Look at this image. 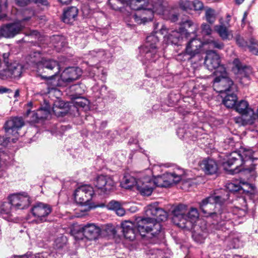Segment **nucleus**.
<instances>
[{"mask_svg":"<svg viewBox=\"0 0 258 258\" xmlns=\"http://www.w3.org/2000/svg\"><path fill=\"white\" fill-rule=\"evenodd\" d=\"M147 217L139 219L137 221V228L142 237L150 235L154 238L159 236L163 237L161 233V221L167 219V213L162 209L158 207L157 203H153L148 205L145 209Z\"/></svg>","mask_w":258,"mask_h":258,"instance_id":"nucleus-1","label":"nucleus"},{"mask_svg":"<svg viewBox=\"0 0 258 258\" xmlns=\"http://www.w3.org/2000/svg\"><path fill=\"white\" fill-rule=\"evenodd\" d=\"M228 194L226 197H222L219 196H212L203 199L200 203V208L205 216L210 217L215 220L213 223L216 229L223 230L224 224L230 225V223H222L223 218L229 219L231 214L222 208L223 203L228 199Z\"/></svg>","mask_w":258,"mask_h":258,"instance_id":"nucleus-2","label":"nucleus"},{"mask_svg":"<svg viewBox=\"0 0 258 258\" xmlns=\"http://www.w3.org/2000/svg\"><path fill=\"white\" fill-rule=\"evenodd\" d=\"M9 200V202H5L1 205L0 214L4 219L15 222L14 213L17 210L27 208L31 203L30 198L27 193L24 192L11 195Z\"/></svg>","mask_w":258,"mask_h":258,"instance_id":"nucleus-3","label":"nucleus"},{"mask_svg":"<svg viewBox=\"0 0 258 258\" xmlns=\"http://www.w3.org/2000/svg\"><path fill=\"white\" fill-rule=\"evenodd\" d=\"M172 214L173 222L179 227L188 230L193 227L199 216L197 209L190 208L188 210L187 207L183 204L177 206Z\"/></svg>","mask_w":258,"mask_h":258,"instance_id":"nucleus-4","label":"nucleus"},{"mask_svg":"<svg viewBox=\"0 0 258 258\" xmlns=\"http://www.w3.org/2000/svg\"><path fill=\"white\" fill-rule=\"evenodd\" d=\"M240 152V153L237 152L231 153L222 162L224 170L231 174L239 172L241 169H239V166L249 160L253 161L255 159L253 157L254 152L250 149H242Z\"/></svg>","mask_w":258,"mask_h":258,"instance_id":"nucleus-5","label":"nucleus"},{"mask_svg":"<svg viewBox=\"0 0 258 258\" xmlns=\"http://www.w3.org/2000/svg\"><path fill=\"white\" fill-rule=\"evenodd\" d=\"M24 125L22 117H15L8 120L5 124V130L8 136L12 135L13 138L0 136V150L7 147L11 143H15L20 135L19 131Z\"/></svg>","mask_w":258,"mask_h":258,"instance_id":"nucleus-6","label":"nucleus"},{"mask_svg":"<svg viewBox=\"0 0 258 258\" xmlns=\"http://www.w3.org/2000/svg\"><path fill=\"white\" fill-rule=\"evenodd\" d=\"M28 14V16L24 17L22 19L3 25L0 27V37L11 38L20 33L28 25L29 21L34 15L32 11H25V14Z\"/></svg>","mask_w":258,"mask_h":258,"instance_id":"nucleus-7","label":"nucleus"},{"mask_svg":"<svg viewBox=\"0 0 258 258\" xmlns=\"http://www.w3.org/2000/svg\"><path fill=\"white\" fill-rule=\"evenodd\" d=\"M81 74L82 71L79 68L69 67L66 69L61 73L57 83L55 81L51 82V83H53V87L47 85L48 93L54 92L56 95L59 94V91L54 86L56 85L61 87L66 86L78 79Z\"/></svg>","mask_w":258,"mask_h":258,"instance_id":"nucleus-8","label":"nucleus"},{"mask_svg":"<svg viewBox=\"0 0 258 258\" xmlns=\"http://www.w3.org/2000/svg\"><path fill=\"white\" fill-rule=\"evenodd\" d=\"M159 39L155 34L147 37L145 45L140 49V53L143 57V61L146 63L155 62L159 57L158 49Z\"/></svg>","mask_w":258,"mask_h":258,"instance_id":"nucleus-9","label":"nucleus"},{"mask_svg":"<svg viewBox=\"0 0 258 258\" xmlns=\"http://www.w3.org/2000/svg\"><path fill=\"white\" fill-rule=\"evenodd\" d=\"M214 73L217 77L214 80L213 88L216 92L223 94L236 90L233 81L228 77L224 67L219 68Z\"/></svg>","mask_w":258,"mask_h":258,"instance_id":"nucleus-10","label":"nucleus"},{"mask_svg":"<svg viewBox=\"0 0 258 258\" xmlns=\"http://www.w3.org/2000/svg\"><path fill=\"white\" fill-rule=\"evenodd\" d=\"M23 70L22 64L16 62H6L5 65L2 66V62L0 58V78L3 80L19 78Z\"/></svg>","mask_w":258,"mask_h":258,"instance_id":"nucleus-11","label":"nucleus"},{"mask_svg":"<svg viewBox=\"0 0 258 258\" xmlns=\"http://www.w3.org/2000/svg\"><path fill=\"white\" fill-rule=\"evenodd\" d=\"M183 171L177 169L173 172H166L163 175L157 176L154 179L156 186L162 187H167L171 185L178 183L182 178Z\"/></svg>","mask_w":258,"mask_h":258,"instance_id":"nucleus-12","label":"nucleus"},{"mask_svg":"<svg viewBox=\"0 0 258 258\" xmlns=\"http://www.w3.org/2000/svg\"><path fill=\"white\" fill-rule=\"evenodd\" d=\"M94 192L93 188L90 185L84 184L79 186L75 190V199L80 204H87L92 199Z\"/></svg>","mask_w":258,"mask_h":258,"instance_id":"nucleus-13","label":"nucleus"},{"mask_svg":"<svg viewBox=\"0 0 258 258\" xmlns=\"http://www.w3.org/2000/svg\"><path fill=\"white\" fill-rule=\"evenodd\" d=\"M51 207L46 204L38 202L31 208L33 216L36 218V222L40 223L46 221V217L51 212Z\"/></svg>","mask_w":258,"mask_h":258,"instance_id":"nucleus-14","label":"nucleus"},{"mask_svg":"<svg viewBox=\"0 0 258 258\" xmlns=\"http://www.w3.org/2000/svg\"><path fill=\"white\" fill-rule=\"evenodd\" d=\"M94 185L101 194H108L113 189L115 182L111 177L101 175L96 178Z\"/></svg>","mask_w":258,"mask_h":258,"instance_id":"nucleus-15","label":"nucleus"},{"mask_svg":"<svg viewBox=\"0 0 258 258\" xmlns=\"http://www.w3.org/2000/svg\"><path fill=\"white\" fill-rule=\"evenodd\" d=\"M206 49V43L205 42H202L200 39L194 38L190 40L186 44L185 48V53L189 56V58H192L194 57L198 56L199 60H201L200 52L202 51V48Z\"/></svg>","mask_w":258,"mask_h":258,"instance_id":"nucleus-16","label":"nucleus"},{"mask_svg":"<svg viewBox=\"0 0 258 258\" xmlns=\"http://www.w3.org/2000/svg\"><path fill=\"white\" fill-rule=\"evenodd\" d=\"M131 7L132 9L136 10V12L133 15V18L137 23L139 24H145L152 20L154 13L151 8L147 9L138 7L135 9L132 7V6Z\"/></svg>","mask_w":258,"mask_h":258,"instance_id":"nucleus-17","label":"nucleus"},{"mask_svg":"<svg viewBox=\"0 0 258 258\" xmlns=\"http://www.w3.org/2000/svg\"><path fill=\"white\" fill-rule=\"evenodd\" d=\"M204 63L206 68L210 71L215 70L216 71L219 68L224 67L223 65H220V58L219 55L215 51L212 50L206 51Z\"/></svg>","mask_w":258,"mask_h":258,"instance_id":"nucleus-18","label":"nucleus"},{"mask_svg":"<svg viewBox=\"0 0 258 258\" xmlns=\"http://www.w3.org/2000/svg\"><path fill=\"white\" fill-rule=\"evenodd\" d=\"M155 185L154 180L152 181L149 176H146L138 178L137 188L142 195L149 196L151 195Z\"/></svg>","mask_w":258,"mask_h":258,"instance_id":"nucleus-19","label":"nucleus"},{"mask_svg":"<svg viewBox=\"0 0 258 258\" xmlns=\"http://www.w3.org/2000/svg\"><path fill=\"white\" fill-rule=\"evenodd\" d=\"M139 219H137L135 223L131 221H124L121 224L122 232L124 237L130 240H133L136 236L137 231L139 233L137 222ZM141 235V234H140Z\"/></svg>","mask_w":258,"mask_h":258,"instance_id":"nucleus-20","label":"nucleus"},{"mask_svg":"<svg viewBox=\"0 0 258 258\" xmlns=\"http://www.w3.org/2000/svg\"><path fill=\"white\" fill-rule=\"evenodd\" d=\"M236 111L242 114L245 118L243 120L250 122L254 118V111L248 107V103L244 100H241L235 106Z\"/></svg>","mask_w":258,"mask_h":258,"instance_id":"nucleus-21","label":"nucleus"},{"mask_svg":"<svg viewBox=\"0 0 258 258\" xmlns=\"http://www.w3.org/2000/svg\"><path fill=\"white\" fill-rule=\"evenodd\" d=\"M84 236L90 240H95L101 234V229L94 224L89 223L81 228Z\"/></svg>","mask_w":258,"mask_h":258,"instance_id":"nucleus-22","label":"nucleus"},{"mask_svg":"<svg viewBox=\"0 0 258 258\" xmlns=\"http://www.w3.org/2000/svg\"><path fill=\"white\" fill-rule=\"evenodd\" d=\"M226 187L227 190L231 192L230 194L241 190H242L244 192H249L250 191L249 189L252 190L253 187L251 184L241 180L239 182L236 180L227 183Z\"/></svg>","mask_w":258,"mask_h":258,"instance_id":"nucleus-23","label":"nucleus"},{"mask_svg":"<svg viewBox=\"0 0 258 258\" xmlns=\"http://www.w3.org/2000/svg\"><path fill=\"white\" fill-rule=\"evenodd\" d=\"M233 64V71L240 79L247 78L252 73L251 68L242 64L238 59H235Z\"/></svg>","mask_w":258,"mask_h":258,"instance_id":"nucleus-24","label":"nucleus"},{"mask_svg":"<svg viewBox=\"0 0 258 258\" xmlns=\"http://www.w3.org/2000/svg\"><path fill=\"white\" fill-rule=\"evenodd\" d=\"M32 61L37 64L39 71L41 69H46L49 71H52L53 69H55L56 72L54 73L55 74L59 72L60 66L55 60L42 58L40 61H37L35 60H32Z\"/></svg>","mask_w":258,"mask_h":258,"instance_id":"nucleus-25","label":"nucleus"},{"mask_svg":"<svg viewBox=\"0 0 258 258\" xmlns=\"http://www.w3.org/2000/svg\"><path fill=\"white\" fill-rule=\"evenodd\" d=\"M200 166L206 174H214L218 170V165L216 161L211 159H204L200 163Z\"/></svg>","mask_w":258,"mask_h":258,"instance_id":"nucleus-26","label":"nucleus"},{"mask_svg":"<svg viewBox=\"0 0 258 258\" xmlns=\"http://www.w3.org/2000/svg\"><path fill=\"white\" fill-rule=\"evenodd\" d=\"M181 26L182 28H180V30L186 38L188 37L190 33H194L195 35L199 27L197 24L194 23L190 20H187L182 22Z\"/></svg>","mask_w":258,"mask_h":258,"instance_id":"nucleus-27","label":"nucleus"},{"mask_svg":"<svg viewBox=\"0 0 258 258\" xmlns=\"http://www.w3.org/2000/svg\"><path fill=\"white\" fill-rule=\"evenodd\" d=\"M184 34L180 30V32L172 31L171 33L164 36V41L167 44H178L182 39Z\"/></svg>","mask_w":258,"mask_h":258,"instance_id":"nucleus-28","label":"nucleus"},{"mask_svg":"<svg viewBox=\"0 0 258 258\" xmlns=\"http://www.w3.org/2000/svg\"><path fill=\"white\" fill-rule=\"evenodd\" d=\"M78 15V9L75 7H72L64 11L62 21L68 24L72 23L75 20Z\"/></svg>","mask_w":258,"mask_h":258,"instance_id":"nucleus-29","label":"nucleus"},{"mask_svg":"<svg viewBox=\"0 0 258 258\" xmlns=\"http://www.w3.org/2000/svg\"><path fill=\"white\" fill-rule=\"evenodd\" d=\"M214 28L223 40H230L232 38L233 34L232 31L229 30L224 25H217L215 26Z\"/></svg>","mask_w":258,"mask_h":258,"instance_id":"nucleus-30","label":"nucleus"},{"mask_svg":"<svg viewBox=\"0 0 258 258\" xmlns=\"http://www.w3.org/2000/svg\"><path fill=\"white\" fill-rule=\"evenodd\" d=\"M235 90H233L231 92H227L226 95L223 99V104L228 108H232L236 106V102L237 98L234 93Z\"/></svg>","mask_w":258,"mask_h":258,"instance_id":"nucleus-31","label":"nucleus"},{"mask_svg":"<svg viewBox=\"0 0 258 258\" xmlns=\"http://www.w3.org/2000/svg\"><path fill=\"white\" fill-rule=\"evenodd\" d=\"M230 214V213H229ZM230 218L229 219H225L223 218L222 219V223H225L226 222L230 223V225L229 226L228 224L225 225L224 224L223 226V230H222V231L225 230L226 229H229L230 228V227L232 226L231 222H230V220L232 219V216L234 217L235 215H237L238 217H242L246 215V211L244 210L238 208H236L235 210L234 211V213L231 214L230 213ZM234 218H232V219H234Z\"/></svg>","mask_w":258,"mask_h":258,"instance_id":"nucleus-32","label":"nucleus"},{"mask_svg":"<svg viewBox=\"0 0 258 258\" xmlns=\"http://www.w3.org/2000/svg\"><path fill=\"white\" fill-rule=\"evenodd\" d=\"M107 206L108 209L115 211L119 216H123L125 214V210L120 202L112 200L108 203Z\"/></svg>","mask_w":258,"mask_h":258,"instance_id":"nucleus-33","label":"nucleus"},{"mask_svg":"<svg viewBox=\"0 0 258 258\" xmlns=\"http://www.w3.org/2000/svg\"><path fill=\"white\" fill-rule=\"evenodd\" d=\"M49 115L50 111L48 108H40L32 113V120L38 121L39 120L47 118Z\"/></svg>","mask_w":258,"mask_h":258,"instance_id":"nucleus-34","label":"nucleus"},{"mask_svg":"<svg viewBox=\"0 0 258 258\" xmlns=\"http://www.w3.org/2000/svg\"><path fill=\"white\" fill-rule=\"evenodd\" d=\"M165 6L164 0H158L154 3L151 9L153 11V13H156L158 14L163 15L167 11L165 10Z\"/></svg>","mask_w":258,"mask_h":258,"instance_id":"nucleus-35","label":"nucleus"},{"mask_svg":"<svg viewBox=\"0 0 258 258\" xmlns=\"http://www.w3.org/2000/svg\"><path fill=\"white\" fill-rule=\"evenodd\" d=\"M74 100L72 101V103L74 106L77 108H85L88 105L89 101L87 99L83 97H73Z\"/></svg>","mask_w":258,"mask_h":258,"instance_id":"nucleus-36","label":"nucleus"},{"mask_svg":"<svg viewBox=\"0 0 258 258\" xmlns=\"http://www.w3.org/2000/svg\"><path fill=\"white\" fill-rule=\"evenodd\" d=\"M216 18V12L214 9L210 8L205 9V18L206 21L211 24H213Z\"/></svg>","mask_w":258,"mask_h":258,"instance_id":"nucleus-37","label":"nucleus"},{"mask_svg":"<svg viewBox=\"0 0 258 258\" xmlns=\"http://www.w3.org/2000/svg\"><path fill=\"white\" fill-rule=\"evenodd\" d=\"M137 182H138V178L137 179L133 176H125L122 184L125 188H130L135 185L137 187Z\"/></svg>","mask_w":258,"mask_h":258,"instance_id":"nucleus-38","label":"nucleus"},{"mask_svg":"<svg viewBox=\"0 0 258 258\" xmlns=\"http://www.w3.org/2000/svg\"><path fill=\"white\" fill-rule=\"evenodd\" d=\"M205 43H206V46H208L207 48H217L219 49H222L224 47V43L218 40H208L205 41Z\"/></svg>","mask_w":258,"mask_h":258,"instance_id":"nucleus-39","label":"nucleus"},{"mask_svg":"<svg viewBox=\"0 0 258 258\" xmlns=\"http://www.w3.org/2000/svg\"><path fill=\"white\" fill-rule=\"evenodd\" d=\"M165 19L170 21L172 22H175L178 20V15L173 10L171 11H166L163 15Z\"/></svg>","mask_w":258,"mask_h":258,"instance_id":"nucleus-40","label":"nucleus"},{"mask_svg":"<svg viewBox=\"0 0 258 258\" xmlns=\"http://www.w3.org/2000/svg\"><path fill=\"white\" fill-rule=\"evenodd\" d=\"M31 2L40 3L44 5L47 4L46 0H15L16 4L19 7L26 6Z\"/></svg>","mask_w":258,"mask_h":258,"instance_id":"nucleus-41","label":"nucleus"},{"mask_svg":"<svg viewBox=\"0 0 258 258\" xmlns=\"http://www.w3.org/2000/svg\"><path fill=\"white\" fill-rule=\"evenodd\" d=\"M100 72H101V74L102 75L101 79L103 81L105 80V78L103 77V76H105L106 73L104 72L103 69L101 68L93 67L89 73V76L91 77H94L95 76H99V73Z\"/></svg>","mask_w":258,"mask_h":258,"instance_id":"nucleus-42","label":"nucleus"},{"mask_svg":"<svg viewBox=\"0 0 258 258\" xmlns=\"http://www.w3.org/2000/svg\"><path fill=\"white\" fill-rule=\"evenodd\" d=\"M247 48L253 54L258 55V42L253 38L250 39V44L248 45Z\"/></svg>","mask_w":258,"mask_h":258,"instance_id":"nucleus-43","label":"nucleus"},{"mask_svg":"<svg viewBox=\"0 0 258 258\" xmlns=\"http://www.w3.org/2000/svg\"><path fill=\"white\" fill-rule=\"evenodd\" d=\"M106 54V53L104 50H92L90 52V55L97 57L98 59H104Z\"/></svg>","mask_w":258,"mask_h":258,"instance_id":"nucleus-44","label":"nucleus"},{"mask_svg":"<svg viewBox=\"0 0 258 258\" xmlns=\"http://www.w3.org/2000/svg\"><path fill=\"white\" fill-rule=\"evenodd\" d=\"M201 28L203 35H209L212 33V29L209 24L204 23L201 25Z\"/></svg>","mask_w":258,"mask_h":258,"instance_id":"nucleus-45","label":"nucleus"},{"mask_svg":"<svg viewBox=\"0 0 258 258\" xmlns=\"http://www.w3.org/2000/svg\"><path fill=\"white\" fill-rule=\"evenodd\" d=\"M235 40L237 44L239 45V46L244 49L247 48L248 44L247 42L244 40L243 37L240 35H237L235 37Z\"/></svg>","mask_w":258,"mask_h":258,"instance_id":"nucleus-46","label":"nucleus"},{"mask_svg":"<svg viewBox=\"0 0 258 258\" xmlns=\"http://www.w3.org/2000/svg\"><path fill=\"white\" fill-rule=\"evenodd\" d=\"M150 254L153 256L155 255V257L150 258H162L163 252L162 250H159L157 248H154L150 251Z\"/></svg>","mask_w":258,"mask_h":258,"instance_id":"nucleus-47","label":"nucleus"},{"mask_svg":"<svg viewBox=\"0 0 258 258\" xmlns=\"http://www.w3.org/2000/svg\"><path fill=\"white\" fill-rule=\"evenodd\" d=\"M51 254H48L46 252H43L41 253H38L35 255H32L31 253V255L29 258H48V257H51Z\"/></svg>","mask_w":258,"mask_h":258,"instance_id":"nucleus-48","label":"nucleus"},{"mask_svg":"<svg viewBox=\"0 0 258 258\" xmlns=\"http://www.w3.org/2000/svg\"><path fill=\"white\" fill-rule=\"evenodd\" d=\"M192 6L195 11H201L204 8L203 4L198 0L194 1L192 2Z\"/></svg>","mask_w":258,"mask_h":258,"instance_id":"nucleus-49","label":"nucleus"},{"mask_svg":"<svg viewBox=\"0 0 258 258\" xmlns=\"http://www.w3.org/2000/svg\"><path fill=\"white\" fill-rule=\"evenodd\" d=\"M66 104L62 100H58L54 102V111H56V110H55V108H59V109H62L63 108Z\"/></svg>","mask_w":258,"mask_h":258,"instance_id":"nucleus-50","label":"nucleus"},{"mask_svg":"<svg viewBox=\"0 0 258 258\" xmlns=\"http://www.w3.org/2000/svg\"><path fill=\"white\" fill-rule=\"evenodd\" d=\"M233 248H238L240 247L241 245L240 240L238 238H234L233 239Z\"/></svg>","mask_w":258,"mask_h":258,"instance_id":"nucleus-51","label":"nucleus"},{"mask_svg":"<svg viewBox=\"0 0 258 258\" xmlns=\"http://www.w3.org/2000/svg\"><path fill=\"white\" fill-rule=\"evenodd\" d=\"M177 134L180 139H182L184 138L185 133L184 132L183 128H179L177 131Z\"/></svg>","mask_w":258,"mask_h":258,"instance_id":"nucleus-52","label":"nucleus"},{"mask_svg":"<svg viewBox=\"0 0 258 258\" xmlns=\"http://www.w3.org/2000/svg\"><path fill=\"white\" fill-rule=\"evenodd\" d=\"M82 11L85 16H87L90 13V10L85 6L82 7Z\"/></svg>","mask_w":258,"mask_h":258,"instance_id":"nucleus-53","label":"nucleus"},{"mask_svg":"<svg viewBox=\"0 0 258 258\" xmlns=\"http://www.w3.org/2000/svg\"><path fill=\"white\" fill-rule=\"evenodd\" d=\"M31 255V252H27L25 254L22 255H14L12 258H29Z\"/></svg>","mask_w":258,"mask_h":258,"instance_id":"nucleus-54","label":"nucleus"},{"mask_svg":"<svg viewBox=\"0 0 258 258\" xmlns=\"http://www.w3.org/2000/svg\"><path fill=\"white\" fill-rule=\"evenodd\" d=\"M111 0H109V3L110 5H111L110 2ZM118 2L120 3L122 5H128V0H116Z\"/></svg>","mask_w":258,"mask_h":258,"instance_id":"nucleus-55","label":"nucleus"},{"mask_svg":"<svg viewBox=\"0 0 258 258\" xmlns=\"http://www.w3.org/2000/svg\"><path fill=\"white\" fill-rule=\"evenodd\" d=\"M11 92V90L9 89L2 87L0 88V93H9Z\"/></svg>","mask_w":258,"mask_h":258,"instance_id":"nucleus-56","label":"nucleus"},{"mask_svg":"<svg viewBox=\"0 0 258 258\" xmlns=\"http://www.w3.org/2000/svg\"><path fill=\"white\" fill-rule=\"evenodd\" d=\"M62 4L68 5L71 3L72 0H58Z\"/></svg>","mask_w":258,"mask_h":258,"instance_id":"nucleus-57","label":"nucleus"},{"mask_svg":"<svg viewBox=\"0 0 258 258\" xmlns=\"http://www.w3.org/2000/svg\"><path fill=\"white\" fill-rule=\"evenodd\" d=\"M9 53H5L3 54V57H4V65H5V62H9L8 61H7V59L9 57Z\"/></svg>","mask_w":258,"mask_h":258,"instance_id":"nucleus-58","label":"nucleus"},{"mask_svg":"<svg viewBox=\"0 0 258 258\" xmlns=\"http://www.w3.org/2000/svg\"><path fill=\"white\" fill-rule=\"evenodd\" d=\"M166 31L167 28L164 26H163L162 28L160 29V32L162 34H164L165 32H166Z\"/></svg>","mask_w":258,"mask_h":258,"instance_id":"nucleus-59","label":"nucleus"},{"mask_svg":"<svg viewBox=\"0 0 258 258\" xmlns=\"http://www.w3.org/2000/svg\"><path fill=\"white\" fill-rule=\"evenodd\" d=\"M19 94H20V91L18 89L16 90L15 92V94H14V97L15 98H17L19 96Z\"/></svg>","mask_w":258,"mask_h":258,"instance_id":"nucleus-60","label":"nucleus"},{"mask_svg":"<svg viewBox=\"0 0 258 258\" xmlns=\"http://www.w3.org/2000/svg\"><path fill=\"white\" fill-rule=\"evenodd\" d=\"M244 0H235V3L237 5H240L241 4Z\"/></svg>","mask_w":258,"mask_h":258,"instance_id":"nucleus-61","label":"nucleus"},{"mask_svg":"<svg viewBox=\"0 0 258 258\" xmlns=\"http://www.w3.org/2000/svg\"><path fill=\"white\" fill-rule=\"evenodd\" d=\"M53 39L55 40H58V41H60V39H62V38L58 36H54L53 37Z\"/></svg>","mask_w":258,"mask_h":258,"instance_id":"nucleus-62","label":"nucleus"},{"mask_svg":"<svg viewBox=\"0 0 258 258\" xmlns=\"http://www.w3.org/2000/svg\"><path fill=\"white\" fill-rule=\"evenodd\" d=\"M247 15V13L246 12H245L244 13L243 17V18L242 20V23H244L245 19L246 18Z\"/></svg>","mask_w":258,"mask_h":258,"instance_id":"nucleus-63","label":"nucleus"},{"mask_svg":"<svg viewBox=\"0 0 258 258\" xmlns=\"http://www.w3.org/2000/svg\"><path fill=\"white\" fill-rule=\"evenodd\" d=\"M111 7L113 9L116 10V11L119 10V9H120V7H118V6L115 7L113 5H111Z\"/></svg>","mask_w":258,"mask_h":258,"instance_id":"nucleus-64","label":"nucleus"}]
</instances>
